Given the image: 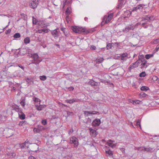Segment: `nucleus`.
Segmentation results:
<instances>
[{"label": "nucleus", "mask_w": 159, "mask_h": 159, "mask_svg": "<svg viewBox=\"0 0 159 159\" xmlns=\"http://www.w3.org/2000/svg\"><path fill=\"white\" fill-rule=\"evenodd\" d=\"M154 19L153 17H151L149 16H146L143 17L142 18V20L141 21L142 23V25L143 26L147 23L148 21L150 22L152 20H153Z\"/></svg>", "instance_id": "1"}, {"label": "nucleus", "mask_w": 159, "mask_h": 159, "mask_svg": "<svg viewBox=\"0 0 159 159\" xmlns=\"http://www.w3.org/2000/svg\"><path fill=\"white\" fill-rule=\"evenodd\" d=\"M70 143L71 144H74V146L75 147H78L79 145L78 140L77 138L74 136L70 138Z\"/></svg>", "instance_id": "2"}, {"label": "nucleus", "mask_w": 159, "mask_h": 159, "mask_svg": "<svg viewBox=\"0 0 159 159\" xmlns=\"http://www.w3.org/2000/svg\"><path fill=\"white\" fill-rule=\"evenodd\" d=\"M46 129L45 127L40 125H38L37 128H34L33 129V131L34 133H40L41 131L45 130Z\"/></svg>", "instance_id": "3"}, {"label": "nucleus", "mask_w": 159, "mask_h": 159, "mask_svg": "<svg viewBox=\"0 0 159 159\" xmlns=\"http://www.w3.org/2000/svg\"><path fill=\"white\" fill-rule=\"evenodd\" d=\"M113 13H110L108 16H105L103 18V20L105 21V23L107 24L109 22L112 18Z\"/></svg>", "instance_id": "4"}, {"label": "nucleus", "mask_w": 159, "mask_h": 159, "mask_svg": "<svg viewBox=\"0 0 159 159\" xmlns=\"http://www.w3.org/2000/svg\"><path fill=\"white\" fill-rule=\"evenodd\" d=\"M32 57L33 59L34 60V62H33L32 63H34L36 64H39L41 61V60L39 59V56L37 54H34L32 56Z\"/></svg>", "instance_id": "5"}, {"label": "nucleus", "mask_w": 159, "mask_h": 159, "mask_svg": "<svg viewBox=\"0 0 159 159\" xmlns=\"http://www.w3.org/2000/svg\"><path fill=\"white\" fill-rule=\"evenodd\" d=\"M145 6V5L143 4H140L137 6L134 7L132 8V11H138L142 10L144 6Z\"/></svg>", "instance_id": "6"}, {"label": "nucleus", "mask_w": 159, "mask_h": 159, "mask_svg": "<svg viewBox=\"0 0 159 159\" xmlns=\"http://www.w3.org/2000/svg\"><path fill=\"white\" fill-rule=\"evenodd\" d=\"M72 29L73 31L76 33H81L83 30V28L77 26H74L72 27Z\"/></svg>", "instance_id": "7"}, {"label": "nucleus", "mask_w": 159, "mask_h": 159, "mask_svg": "<svg viewBox=\"0 0 159 159\" xmlns=\"http://www.w3.org/2000/svg\"><path fill=\"white\" fill-rule=\"evenodd\" d=\"M134 28V25L132 24L129 25L127 26L125 29H123V31L127 33L129 32L130 30H133Z\"/></svg>", "instance_id": "8"}, {"label": "nucleus", "mask_w": 159, "mask_h": 159, "mask_svg": "<svg viewBox=\"0 0 159 159\" xmlns=\"http://www.w3.org/2000/svg\"><path fill=\"white\" fill-rule=\"evenodd\" d=\"M39 0H31L30 7L33 8L37 7L38 4Z\"/></svg>", "instance_id": "9"}, {"label": "nucleus", "mask_w": 159, "mask_h": 159, "mask_svg": "<svg viewBox=\"0 0 159 159\" xmlns=\"http://www.w3.org/2000/svg\"><path fill=\"white\" fill-rule=\"evenodd\" d=\"M98 112L97 111H84V114L85 116H90L93 114H97Z\"/></svg>", "instance_id": "10"}, {"label": "nucleus", "mask_w": 159, "mask_h": 159, "mask_svg": "<svg viewBox=\"0 0 159 159\" xmlns=\"http://www.w3.org/2000/svg\"><path fill=\"white\" fill-rule=\"evenodd\" d=\"M14 133V130L11 129H8L6 132V137L9 138L13 135Z\"/></svg>", "instance_id": "11"}, {"label": "nucleus", "mask_w": 159, "mask_h": 159, "mask_svg": "<svg viewBox=\"0 0 159 159\" xmlns=\"http://www.w3.org/2000/svg\"><path fill=\"white\" fill-rule=\"evenodd\" d=\"M101 120H93L92 123V125L94 127L99 126L101 123Z\"/></svg>", "instance_id": "12"}, {"label": "nucleus", "mask_w": 159, "mask_h": 159, "mask_svg": "<svg viewBox=\"0 0 159 159\" xmlns=\"http://www.w3.org/2000/svg\"><path fill=\"white\" fill-rule=\"evenodd\" d=\"M59 29H56L52 31V35L54 37H57L59 33Z\"/></svg>", "instance_id": "13"}, {"label": "nucleus", "mask_w": 159, "mask_h": 159, "mask_svg": "<svg viewBox=\"0 0 159 159\" xmlns=\"http://www.w3.org/2000/svg\"><path fill=\"white\" fill-rule=\"evenodd\" d=\"M89 130H90V135L92 136L95 137L97 135V132L95 130L91 128H89Z\"/></svg>", "instance_id": "14"}, {"label": "nucleus", "mask_w": 159, "mask_h": 159, "mask_svg": "<svg viewBox=\"0 0 159 159\" xmlns=\"http://www.w3.org/2000/svg\"><path fill=\"white\" fill-rule=\"evenodd\" d=\"M142 63L141 66V68H146L148 67V65L147 63V61L146 60H144L142 61Z\"/></svg>", "instance_id": "15"}, {"label": "nucleus", "mask_w": 159, "mask_h": 159, "mask_svg": "<svg viewBox=\"0 0 159 159\" xmlns=\"http://www.w3.org/2000/svg\"><path fill=\"white\" fill-rule=\"evenodd\" d=\"M35 107L37 110L39 111L41 110L43 108L46 107V106L45 105H38L35 104Z\"/></svg>", "instance_id": "16"}, {"label": "nucleus", "mask_w": 159, "mask_h": 159, "mask_svg": "<svg viewBox=\"0 0 159 159\" xmlns=\"http://www.w3.org/2000/svg\"><path fill=\"white\" fill-rule=\"evenodd\" d=\"M18 114L20 118V119H25V114L22 112L21 111L20 112L18 113Z\"/></svg>", "instance_id": "17"}, {"label": "nucleus", "mask_w": 159, "mask_h": 159, "mask_svg": "<svg viewBox=\"0 0 159 159\" xmlns=\"http://www.w3.org/2000/svg\"><path fill=\"white\" fill-rule=\"evenodd\" d=\"M137 62H135L130 65L129 68V70L130 71L131 69L138 67L137 65L136 64L137 63Z\"/></svg>", "instance_id": "18"}, {"label": "nucleus", "mask_w": 159, "mask_h": 159, "mask_svg": "<svg viewBox=\"0 0 159 159\" xmlns=\"http://www.w3.org/2000/svg\"><path fill=\"white\" fill-rule=\"evenodd\" d=\"M119 4L118 7H121L125 3V0H118Z\"/></svg>", "instance_id": "19"}, {"label": "nucleus", "mask_w": 159, "mask_h": 159, "mask_svg": "<svg viewBox=\"0 0 159 159\" xmlns=\"http://www.w3.org/2000/svg\"><path fill=\"white\" fill-rule=\"evenodd\" d=\"M38 25H40L42 27H45V21L44 20H39L38 22Z\"/></svg>", "instance_id": "20"}, {"label": "nucleus", "mask_w": 159, "mask_h": 159, "mask_svg": "<svg viewBox=\"0 0 159 159\" xmlns=\"http://www.w3.org/2000/svg\"><path fill=\"white\" fill-rule=\"evenodd\" d=\"M12 108L13 110H15L18 113L20 112V111H21L20 109L19 108V107L18 106L16 105L13 106L12 107Z\"/></svg>", "instance_id": "21"}, {"label": "nucleus", "mask_w": 159, "mask_h": 159, "mask_svg": "<svg viewBox=\"0 0 159 159\" xmlns=\"http://www.w3.org/2000/svg\"><path fill=\"white\" fill-rule=\"evenodd\" d=\"M106 153L107 154H108L109 155H112V152L109 149V147H106Z\"/></svg>", "instance_id": "22"}, {"label": "nucleus", "mask_w": 159, "mask_h": 159, "mask_svg": "<svg viewBox=\"0 0 159 159\" xmlns=\"http://www.w3.org/2000/svg\"><path fill=\"white\" fill-rule=\"evenodd\" d=\"M128 56V54L126 53H123L121 56V60H125V58L127 57Z\"/></svg>", "instance_id": "23"}, {"label": "nucleus", "mask_w": 159, "mask_h": 159, "mask_svg": "<svg viewBox=\"0 0 159 159\" xmlns=\"http://www.w3.org/2000/svg\"><path fill=\"white\" fill-rule=\"evenodd\" d=\"M140 89L142 91H146L149 89V88L148 87L146 86H143Z\"/></svg>", "instance_id": "24"}, {"label": "nucleus", "mask_w": 159, "mask_h": 159, "mask_svg": "<svg viewBox=\"0 0 159 159\" xmlns=\"http://www.w3.org/2000/svg\"><path fill=\"white\" fill-rule=\"evenodd\" d=\"M24 41V43L25 44L29 43L30 42V38L29 37H26L25 38Z\"/></svg>", "instance_id": "25"}, {"label": "nucleus", "mask_w": 159, "mask_h": 159, "mask_svg": "<svg viewBox=\"0 0 159 159\" xmlns=\"http://www.w3.org/2000/svg\"><path fill=\"white\" fill-rule=\"evenodd\" d=\"M139 58V61H140L141 62H142V61L144 60H145L144 59V57L143 55H139L138 57Z\"/></svg>", "instance_id": "26"}, {"label": "nucleus", "mask_w": 159, "mask_h": 159, "mask_svg": "<svg viewBox=\"0 0 159 159\" xmlns=\"http://www.w3.org/2000/svg\"><path fill=\"white\" fill-rule=\"evenodd\" d=\"M153 56V54H147L145 56V58L147 59H148Z\"/></svg>", "instance_id": "27"}, {"label": "nucleus", "mask_w": 159, "mask_h": 159, "mask_svg": "<svg viewBox=\"0 0 159 159\" xmlns=\"http://www.w3.org/2000/svg\"><path fill=\"white\" fill-rule=\"evenodd\" d=\"M21 16L22 17V18L24 20H27V17L26 15L24 13H22L21 14Z\"/></svg>", "instance_id": "28"}, {"label": "nucleus", "mask_w": 159, "mask_h": 159, "mask_svg": "<svg viewBox=\"0 0 159 159\" xmlns=\"http://www.w3.org/2000/svg\"><path fill=\"white\" fill-rule=\"evenodd\" d=\"M89 84L92 86H96L97 84H96V83L94 82L93 80H91L89 83Z\"/></svg>", "instance_id": "29"}, {"label": "nucleus", "mask_w": 159, "mask_h": 159, "mask_svg": "<svg viewBox=\"0 0 159 159\" xmlns=\"http://www.w3.org/2000/svg\"><path fill=\"white\" fill-rule=\"evenodd\" d=\"M39 21L37 20L36 18H34V17H33V23L34 24H38V22Z\"/></svg>", "instance_id": "30"}, {"label": "nucleus", "mask_w": 159, "mask_h": 159, "mask_svg": "<svg viewBox=\"0 0 159 159\" xmlns=\"http://www.w3.org/2000/svg\"><path fill=\"white\" fill-rule=\"evenodd\" d=\"M26 141H25L24 143H21L20 144V147L21 148L23 149L25 148V147L26 145Z\"/></svg>", "instance_id": "31"}, {"label": "nucleus", "mask_w": 159, "mask_h": 159, "mask_svg": "<svg viewBox=\"0 0 159 159\" xmlns=\"http://www.w3.org/2000/svg\"><path fill=\"white\" fill-rule=\"evenodd\" d=\"M77 102L76 101V100L75 99H70L68 100L67 101V102L69 103H72L75 102Z\"/></svg>", "instance_id": "32"}, {"label": "nucleus", "mask_w": 159, "mask_h": 159, "mask_svg": "<svg viewBox=\"0 0 159 159\" xmlns=\"http://www.w3.org/2000/svg\"><path fill=\"white\" fill-rule=\"evenodd\" d=\"M112 43H108L107 44V49H110L112 48Z\"/></svg>", "instance_id": "33"}, {"label": "nucleus", "mask_w": 159, "mask_h": 159, "mask_svg": "<svg viewBox=\"0 0 159 159\" xmlns=\"http://www.w3.org/2000/svg\"><path fill=\"white\" fill-rule=\"evenodd\" d=\"M25 98L21 99V100L20 102V104L22 106H23V107H24L25 105Z\"/></svg>", "instance_id": "34"}, {"label": "nucleus", "mask_w": 159, "mask_h": 159, "mask_svg": "<svg viewBox=\"0 0 159 159\" xmlns=\"http://www.w3.org/2000/svg\"><path fill=\"white\" fill-rule=\"evenodd\" d=\"M33 100L35 102H39V104H40V100L38 98H35V97H34L33 98Z\"/></svg>", "instance_id": "35"}, {"label": "nucleus", "mask_w": 159, "mask_h": 159, "mask_svg": "<svg viewBox=\"0 0 159 159\" xmlns=\"http://www.w3.org/2000/svg\"><path fill=\"white\" fill-rule=\"evenodd\" d=\"M146 75V73L145 71H143L139 74V76L141 77H144Z\"/></svg>", "instance_id": "36"}, {"label": "nucleus", "mask_w": 159, "mask_h": 159, "mask_svg": "<svg viewBox=\"0 0 159 159\" xmlns=\"http://www.w3.org/2000/svg\"><path fill=\"white\" fill-rule=\"evenodd\" d=\"M71 9L69 7H68L66 10V14H67V15H69L71 11Z\"/></svg>", "instance_id": "37"}, {"label": "nucleus", "mask_w": 159, "mask_h": 159, "mask_svg": "<svg viewBox=\"0 0 159 159\" xmlns=\"http://www.w3.org/2000/svg\"><path fill=\"white\" fill-rule=\"evenodd\" d=\"M20 35L19 33H16L13 36L14 38H19L20 37Z\"/></svg>", "instance_id": "38"}, {"label": "nucleus", "mask_w": 159, "mask_h": 159, "mask_svg": "<svg viewBox=\"0 0 159 159\" xmlns=\"http://www.w3.org/2000/svg\"><path fill=\"white\" fill-rule=\"evenodd\" d=\"M108 145L112 148H113L116 147V145L115 144H113L112 143H108Z\"/></svg>", "instance_id": "39"}, {"label": "nucleus", "mask_w": 159, "mask_h": 159, "mask_svg": "<svg viewBox=\"0 0 159 159\" xmlns=\"http://www.w3.org/2000/svg\"><path fill=\"white\" fill-rule=\"evenodd\" d=\"M46 77L45 75L41 76H40V79L44 81L46 79Z\"/></svg>", "instance_id": "40"}, {"label": "nucleus", "mask_w": 159, "mask_h": 159, "mask_svg": "<svg viewBox=\"0 0 159 159\" xmlns=\"http://www.w3.org/2000/svg\"><path fill=\"white\" fill-rule=\"evenodd\" d=\"M158 43H159V38L153 40V43L154 44H156Z\"/></svg>", "instance_id": "41"}, {"label": "nucleus", "mask_w": 159, "mask_h": 159, "mask_svg": "<svg viewBox=\"0 0 159 159\" xmlns=\"http://www.w3.org/2000/svg\"><path fill=\"white\" fill-rule=\"evenodd\" d=\"M43 32V34H44L45 33H47L48 32L49 30L46 28H44L42 29Z\"/></svg>", "instance_id": "42"}, {"label": "nucleus", "mask_w": 159, "mask_h": 159, "mask_svg": "<svg viewBox=\"0 0 159 159\" xmlns=\"http://www.w3.org/2000/svg\"><path fill=\"white\" fill-rule=\"evenodd\" d=\"M26 123V121L25 120L22 121L20 122L19 123V125H22L23 124H25Z\"/></svg>", "instance_id": "43"}, {"label": "nucleus", "mask_w": 159, "mask_h": 159, "mask_svg": "<svg viewBox=\"0 0 159 159\" xmlns=\"http://www.w3.org/2000/svg\"><path fill=\"white\" fill-rule=\"evenodd\" d=\"M140 120H138V121H137L136 122V125L137 126L139 125V126L140 127L141 125H140Z\"/></svg>", "instance_id": "44"}, {"label": "nucleus", "mask_w": 159, "mask_h": 159, "mask_svg": "<svg viewBox=\"0 0 159 159\" xmlns=\"http://www.w3.org/2000/svg\"><path fill=\"white\" fill-rule=\"evenodd\" d=\"M140 95L142 97H145L147 96V95L146 93H144L143 92H141L140 93Z\"/></svg>", "instance_id": "45"}, {"label": "nucleus", "mask_w": 159, "mask_h": 159, "mask_svg": "<svg viewBox=\"0 0 159 159\" xmlns=\"http://www.w3.org/2000/svg\"><path fill=\"white\" fill-rule=\"evenodd\" d=\"M104 60V59L103 58H100L99 59L97 60V61L98 62L101 63Z\"/></svg>", "instance_id": "46"}, {"label": "nucleus", "mask_w": 159, "mask_h": 159, "mask_svg": "<svg viewBox=\"0 0 159 159\" xmlns=\"http://www.w3.org/2000/svg\"><path fill=\"white\" fill-rule=\"evenodd\" d=\"M90 48L91 50H94L96 49V47L94 45H92L90 46Z\"/></svg>", "instance_id": "47"}, {"label": "nucleus", "mask_w": 159, "mask_h": 159, "mask_svg": "<svg viewBox=\"0 0 159 159\" xmlns=\"http://www.w3.org/2000/svg\"><path fill=\"white\" fill-rule=\"evenodd\" d=\"M153 150V148H146V151L147 152H151Z\"/></svg>", "instance_id": "48"}, {"label": "nucleus", "mask_w": 159, "mask_h": 159, "mask_svg": "<svg viewBox=\"0 0 159 159\" xmlns=\"http://www.w3.org/2000/svg\"><path fill=\"white\" fill-rule=\"evenodd\" d=\"M139 102L140 101L138 100H136V101H133V103L134 105L136 104H139Z\"/></svg>", "instance_id": "49"}, {"label": "nucleus", "mask_w": 159, "mask_h": 159, "mask_svg": "<svg viewBox=\"0 0 159 159\" xmlns=\"http://www.w3.org/2000/svg\"><path fill=\"white\" fill-rule=\"evenodd\" d=\"M66 88L69 91H73L74 89V87L71 86L68 88Z\"/></svg>", "instance_id": "50"}, {"label": "nucleus", "mask_w": 159, "mask_h": 159, "mask_svg": "<svg viewBox=\"0 0 159 159\" xmlns=\"http://www.w3.org/2000/svg\"><path fill=\"white\" fill-rule=\"evenodd\" d=\"M82 32H84L86 34H88L89 33V30H86L84 28H83V30H82Z\"/></svg>", "instance_id": "51"}, {"label": "nucleus", "mask_w": 159, "mask_h": 159, "mask_svg": "<svg viewBox=\"0 0 159 159\" xmlns=\"http://www.w3.org/2000/svg\"><path fill=\"white\" fill-rule=\"evenodd\" d=\"M42 123L44 125H46L47 124L46 120H42Z\"/></svg>", "instance_id": "52"}, {"label": "nucleus", "mask_w": 159, "mask_h": 159, "mask_svg": "<svg viewBox=\"0 0 159 159\" xmlns=\"http://www.w3.org/2000/svg\"><path fill=\"white\" fill-rule=\"evenodd\" d=\"M37 32L38 33L43 34V30H42H42H38L37 31Z\"/></svg>", "instance_id": "53"}, {"label": "nucleus", "mask_w": 159, "mask_h": 159, "mask_svg": "<svg viewBox=\"0 0 159 159\" xmlns=\"http://www.w3.org/2000/svg\"><path fill=\"white\" fill-rule=\"evenodd\" d=\"M11 30L10 29H8L7 30L6 32V34H9L11 32Z\"/></svg>", "instance_id": "54"}, {"label": "nucleus", "mask_w": 159, "mask_h": 159, "mask_svg": "<svg viewBox=\"0 0 159 159\" xmlns=\"http://www.w3.org/2000/svg\"><path fill=\"white\" fill-rule=\"evenodd\" d=\"M45 27H46L48 26H49L50 25V23H47L45 21Z\"/></svg>", "instance_id": "55"}, {"label": "nucleus", "mask_w": 159, "mask_h": 159, "mask_svg": "<svg viewBox=\"0 0 159 159\" xmlns=\"http://www.w3.org/2000/svg\"><path fill=\"white\" fill-rule=\"evenodd\" d=\"M155 50L156 51H157L158 50H159V44L157 46Z\"/></svg>", "instance_id": "56"}, {"label": "nucleus", "mask_w": 159, "mask_h": 159, "mask_svg": "<svg viewBox=\"0 0 159 159\" xmlns=\"http://www.w3.org/2000/svg\"><path fill=\"white\" fill-rule=\"evenodd\" d=\"M120 150H121V151L123 153H124L125 152V149L123 148H121L120 149Z\"/></svg>", "instance_id": "57"}, {"label": "nucleus", "mask_w": 159, "mask_h": 159, "mask_svg": "<svg viewBox=\"0 0 159 159\" xmlns=\"http://www.w3.org/2000/svg\"><path fill=\"white\" fill-rule=\"evenodd\" d=\"M74 131V130L72 128L69 131V133H68L70 134V133H72Z\"/></svg>", "instance_id": "58"}, {"label": "nucleus", "mask_w": 159, "mask_h": 159, "mask_svg": "<svg viewBox=\"0 0 159 159\" xmlns=\"http://www.w3.org/2000/svg\"><path fill=\"white\" fill-rule=\"evenodd\" d=\"M36 159V158L33 156H30L29 157V159Z\"/></svg>", "instance_id": "59"}, {"label": "nucleus", "mask_w": 159, "mask_h": 159, "mask_svg": "<svg viewBox=\"0 0 159 159\" xmlns=\"http://www.w3.org/2000/svg\"><path fill=\"white\" fill-rule=\"evenodd\" d=\"M139 60L135 62H137V63L136 64L138 66V65L140 64V62L138 61Z\"/></svg>", "instance_id": "60"}, {"label": "nucleus", "mask_w": 159, "mask_h": 159, "mask_svg": "<svg viewBox=\"0 0 159 159\" xmlns=\"http://www.w3.org/2000/svg\"><path fill=\"white\" fill-rule=\"evenodd\" d=\"M140 148H142V150L143 151H146V148L145 147H140Z\"/></svg>", "instance_id": "61"}, {"label": "nucleus", "mask_w": 159, "mask_h": 159, "mask_svg": "<svg viewBox=\"0 0 159 159\" xmlns=\"http://www.w3.org/2000/svg\"><path fill=\"white\" fill-rule=\"evenodd\" d=\"M66 19L67 21H69V16H67L66 17Z\"/></svg>", "instance_id": "62"}, {"label": "nucleus", "mask_w": 159, "mask_h": 159, "mask_svg": "<svg viewBox=\"0 0 159 159\" xmlns=\"http://www.w3.org/2000/svg\"><path fill=\"white\" fill-rule=\"evenodd\" d=\"M18 66H19L20 67V68H21L22 69H23V70H24V67L23 66H22L21 65H18Z\"/></svg>", "instance_id": "63"}, {"label": "nucleus", "mask_w": 159, "mask_h": 159, "mask_svg": "<svg viewBox=\"0 0 159 159\" xmlns=\"http://www.w3.org/2000/svg\"><path fill=\"white\" fill-rule=\"evenodd\" d=\"M105 24V21H104V20H103L102 21V23H101V25H103Z\"/></svg>", "instance_id": "64"}]
</instances>
